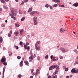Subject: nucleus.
I'll use <instances>...</instances> for the list:
<instances>
[{
	"label": "nucleus",
	"mask_w": 78,
	"mask_h": 78,
	"mask_svg": "<svg viewBox=\"0 0 78 78\" xmlns=\"http://www.w3.org/2000/svg\"><path fill=\"white\" fill-rule=\"evenodd\" d=\"M11 12L12 14H10V15L11 18H12L14 20H16V18L15 17L16 16V13H14L13 11H12Z\"/></svg>",
	"instance_id": "obj_1"
},
{
	"label": "nucleus",
	"mask_w": 78,
	"mask_h": 78,
	"mask_svg": "<svg viewBox=\"0 0 78 78\" xmlns=\"http://www.w3.org/2000/svg\"><path fill=\"white\" fill-rule=\"evenodd\" d=\"M33 21L34 23V25H36L37 24V18L36 17H34L33 18Z\"/></svg>",
	"instance_id": "obj_2"
},
{
	"label": "nucleus",
	"mask_w": 78,
	"mask_h": 78,
	"mask_svg": "<svg viewBox=\"0 0 78 78\" xmlns=\"http://www.w3.org/2000/svg\"><path fill=\"white\" fill-rule=\"evenodd\" d=\"M57 67L58 65H57L51 66L49 67V70H52L55 69V68H56Z\"/></svg>",
	"instance_id": "obj_3"
},
{
	"label": "nucleus",
	"mask_w": 78,
	"mask_h": 78,
	"mask_svg": "<svg viewBox=\"0 0 78 78\" xmlns=\"http://www.w3.org/2000/svg\"><path fill=\"white\" fill-rule=\"evenodd\" d=\"M59 31L61 33H64V31H66V29H63L62 28H61Z\"/></svg>",
	"instance_id": "obj_4"
},
{
	"label": "nucleus",
	"mask_w": 78,
	"mask_h": 78,
	"mask_svg": "<svg viewBox=\"0 0 78 78\" xmlns=\"http://www.w3.org/2000/svg\"><path fill=\"white\" fill-rule=\"evenodd\" d=\"M60 50H61L63 53H66V52H67V51H66V49L63 48H60Z\"/></svg>",
	"instance_id": "obj_5"
},
{
	"label": "nucleus",
	"mask_w": 78,
	"mask_h": 78,
	"mask_svg": "<svg viewBox=\"0 0 78 78\" xmlns=\"http://www.w3.org/2000/svg\"><path fill=\"white\" fill-rule=\"evenodd\" d=\"M59 67L57 66V67L56 68V70H55V72H54L55 73L57 74V73H58V72L59 71Z\"/></svg>",
	"instance_id": "obj_6"
},
{
	"label": "nucleus",
	"mask_w": 78,
	"mask_h": 78,
	"mask_svg": "<svg viewBox=\"0 0 78 78\" xmlns=\"http://www.w3.org/2000/svg\"><path fill=\"white\" fill-rule=\"evenodd\" d=\"M29 45V43H27L26 45H25L24 46V48L25 50H27V45Z\"/></svg>",
	"instance_id": "obj_7"
},
{
	"label": "nucleus",
	"mask_w": 78,
	"mask_h": 78,
	"mask_svg": "<svg viewBox=\"0 0 78 78\" xmlns=\"http://www.w3.org/2000/svg\"><path fill=\"white\" fill-rule=\"evenodd\" d=\"M73 6H74L75 7H77L78 6V2H76L73 5Z\"/></svg>",
	"instance_id": "obj_8"
},
{
	"label": "nucleus",
	"mask_w": 78,
	"mask_h": 78,
	"mask_svg": "<svg viewBox=\"0 0 78 78\" xmlns=\"http://www.w3.org/2000/svg\"><path fill=\"white\" fill-rule=\"evenodd\" d=\"M52 1L54 2H56L57 3H59L60 2L59 0H52Z\"/></svg>",
	"instance_id": "obj_9"
},
{
	"label": "nucleus",
	"mask_w": 78,
	"mask_h": 78,
	"mask_svg": "<svg viewBox=\"0 0 78 78\" xmlns=\"http://www.w3.org/2000/svg\"><path fill=\"white\" fill-rule=\"evenodd\" d=\"M6 61V59L4 58H2L1 59V62H4Z\"/></svg>",
	"instance_id": "obj_10"
},
{
	"label": "nucleus",
	"mask_w": 78,
	"mask_h": 78,
	"mask_svg": "<svg viewBox=\"0 0 78 78\" xmlns=\"http://www.w3.org/2000/svg\"><path fill=\"white\" fill-rule=\"evenodd\" d=\"M20 66L21 67L23 66V61L22 60L20 63Z\"/></svg>",
	"instance_id": "obj_11"
},
{
	"label": "nucleus",
	"mask_w": 78,
	"mask_h": 78,
	"mask_svg": "<svg viewBox=\"0 0 78 78\" xmlns=\"http://www.w3.org/2000/svg\"><path fill=\"white\" fill-rule=\"evenodd\" d=\"M24 63L26 66H29V63H28V62L27 61H25L24 62Z\"/></svg>",
	"instance_id": "obj_12"
},
{
	"label": "nucleus",
	"mask_w": 78,
	"mask_h": 78,
	"mask_svg": "<svg viewBox=\"0 0 78 78\" xmlns=\"http://www.w3.org/2000/svg\"><path fill=\"white\" fill-rule=\"evenodd\" d=\"M75 71V68H73L71 70L72 73H74V72Z\"/></svg>",
	"instance_id": "obj_13"
},
{
	"label": "nucleus",
	"mask_w": 78,
	"mask_h": 78,
	"mask_svg": "<svg viewBox=\"0 0 78 78\" xmlns=\"http://www.w3.org/2000/svg\"><path fill=\"white\" fill-rule=\"evenodd\" d=\"M29 59H32L33 60V56H30L29 58Z\"/></svg>",
	"instance_id": "obj_14"
},
{
	"label": "nucleus",
	"mask_w": 78,
	"mask_h": 78,
	"mask_svg": "<svg viewBox=\"0 0 78 78\" xmlns=\"http://www.w3.org/2000/svg\"><path fill=\"white\" fill-rule=\"evenodd\" d=\"M34 13H35V12L33 11L30 13V15L31 16H33V15Z\"/></svg>",
	"instance_id": "obj_15"
},
{
	"label": "nucleus",
	"mask_w": 78,
	"mask_h": 78,
	"mask_svg": "<svg viewBox=\"0 0 78 78\" xmlns=\"http://www.w3.org/2000/svg\"><path fill=\"white\" fill-rule=\"evenodd\" d=\"M35 49L36 50H37L38 51H39L40 50V47H37L35 48Z\"/></svg>",
	"instance_id": "obj_16"
},
{
	"label": "nucleus",
	"mask_w": 78,
	"mask_h": 78,
	"mask_svg": "<svg viewBox=\"0 0 78 78\" xmlns=\"http://www.w3.org/2000/svg\"><path fill=\"white\" fill-rule=\"evenodd\" d=\"M32 9H33L32 8H29L28 12H31V11H32Z\"/></svg>",
	"instance_id": "obj_17"
},
{
	"label": "nucleus",
	"mask_w": 78,
	"mask_h": 78,
	"mask_svg": "<svg viewBox=\"0 0 78 78\" xmlns=\"http://www.w3.org/2000/svg\"><path fill=\"white\" fill-rule=\"evenodd\" d=\"M23 29L20 30V34H21V35L22 34V33H23Z\"/></svg>",
	"instance_id": "obj_18"
},
{
	"label": "nucleus",
	"mask_w": 78,
	"mask_h": 78,
	"mask_svg": "<svg viewBox=\"0 0 78 78\" xmlns=\"http://www.w3.org/2000/svg\"><path fill=\"white\" fill-rule=\"evenodd\" d=\"M3 42V39H2V37H0V42L2 43Z\"/></svg>",
	"instance_id": "obj_19"
},
{
	"label": "nucleus",
	"mask_w": 78,
	"mask_h": 78,
	"mask_svg": "<svg viewBox=\"0 0 78 78\" xmlns=\"http://www.w3.org/2000/svg\"><path fill=\"white\" fill-rule=\"evenodd\" d=\"M5 69H6V67H4L3 68V73H5Z\"/></svg>",
	"instance_id": "obj_20"
},
{
	"label": "nucleus",
	"mask_w": 78,
	"mask_h": 78,
	"mask_svg": "<svg viewBox=\"0 0 78 78\" xmlns=\"http://www.w3.org/2000/svg\"><path fill=\"white\" fill-rule=\"evenodd\" d=\"M78 73V69L76 70L75 69V72H74V73Z\"/></svg>",
	"instance_id": "obj_21"
},
{
	"label": "nucleus",
	"mask_w": 78,
	"mask_h": 78,
	"mask_svg": "<svg viewBox=\"0 0 78 78\" xmlns=\"http://www.w3.org/2000/svg\"><path fill=\"white\" fill-rule=\"evenodd\" d=\"M15 35L16 36H17V34H19V32H15L14 33Z\"/></svg>",
	"instance_id": "obj_22"
},
{
	"label": "nucleus",
	"mask_w": 78,
	"mask_h": 78,
	"mask_svg": "<svg viewBox=\"0 0 78 78\" xmlns=\"http://www.w3.org/2000/svg\"><path fill=\"white\" fill-rule=\"evenodd\" d=\"M1 27H3L4 28L5 27V24L2 23L1 25Z\"/></svg>",
	"instance_id": "obj_23"
},
{
	"label": "nucleus",
	"mask_w": 78,
	"mask_h": 78,
	"mask_svg": "<svg viewBox=\"0 0 78 78\" xmlns=\"http://www.w3.org/2000/svg\"><path fill=\"white\" fill-rule=\"evenodd\" d=\"M15 26H16V27H19V25L18 23H15Z\"/></svg>",
	"instance_id": "obj_24"
},
{
	"label": "nucleus",
	"mask_w": 78,
	"mask_h": 78,
	"mask_svg": "<svg viewBox=\"0 0 78 78\" xmlns=\"http://www.w3.org/2000/svg\"><path fill=\"white\" fill-rule=\"evenodd\" d=\"M1 2L2 3H5V1L4 0H1Z\"/></svg>",
	"instance_id": "obj_25"
},
{
	"label": "nucleus",
	"mask_w": 78,
	"mask_h": 78,
	"mask_svg": "<svg viewBox=\"0 0 78 78\" xmlns=\"http://www.w3.org/2000/svg\"><path fill=\"white\" fill-rule=\"evenodd\" d=\"M25 19V17H23L21 19V21H23Z\"/></svg>",
	"instance_id": "obj_26"
},
{
	"label": "nucleus",
	"mask_w": 78,
	"mask_h": 78,
	"mask_svg": "<svg viewBox=\"0 0 78 78\" xmlns=\"http://www.w3.org/2000/svg\"><path fill=\"white\" fill-rule=\"evenodd\" d=\"M17 58L18 59H20L21 58V57L20 56H18Z\"/></svg>",
	"instance_id": "obj_27"
},
{
	"label": "nucleus",
	"mask_w": 78,
	"mask_h": 78,
	"mask_svg": "<svg viewBox=\"0 0 78 78\" xmlns=\"http://www.w3.org/2000/svg\"><path fill=\"white\" fill-rule=\"evenodd\" d=\"M49 6V5H48V4H46L45 7H46V8H48Z\"/></svg>",
	"instance_id": "obj_28"
},
{
	"label": "nucleus",
	"mask_w": 78,
	"mask_h": 78,
	"mask_svg": "<svg viewBox=\"0 0 78 78\" xmlns=\"http://www.w3.org/2000/svg\"><path fill=\"white\" fill-rule=\"evenodd\" d=\"M45 58H46V59H48V55H46L45 56Z\"/></svg>",
	"instance_id": "obj_29"
},
{
	"label": "nucleus",
	"mask_w": 78,
	"mask_h": 78,
	"mask_svg": "<svg viewBox=\"0 0 78 78\" xmlns=\"http://www.w3.org/2000/svg\"><path fill=\"white\" fill-rule=\"evenodd\" d=\"M20 45H23V42H22V41H20Z\"/></svg>",
	"instance_id": "obj_30"
},
{
	"label": "nucleus",
	"mask_w": 78,
	"mask_h": 78,
	"mask_svg": "<svg viewBox=\"0 0 78 78\" xmlns=\"http://www.w3.org/2000/svg\"><path fill=\"white\" fill-rule=\"evenodd\" d=\"M57 6H58V5L57 4L53 6L54 8H55V7H56Z\"/></svg>",
	"instance_id": "obj_31"
},
{
	"label": "nucleus",
	"mask_w": 78,
	"mask_h": 78,
	"mask_svg": "<svg viewBox=\"0 0 78 78\" xmlns=\"http://www.w3.org/2000/svg\"><path fill=\"white\" fill-rule=\"evenodd\" d=\"M3 64L4 66H6L7 65V63L4 62L3 63Z\"/></svg>",
	"instance_id": "obj_32"
},
{
	"label": "nucleus",
	"mask_w": 78,
	"mask_h": 78,
	"mask_svg": "<svg viewBox=\"0 0 78 78\" xmlns=\"http://www.w3.org/2000/svg\"><path fill=\"white\" fill-rule=\"evenodd\" d=\"M15 48L16 50H18V49H19V47L17 46H15Z\"/></svg>",
	"instance_id": "obj_33"
},
{
	"label": "nucleus",
	"mask_w": 78,
	"mask_h": 78,
	"mask_svg": "<svg viewBox=\"0 0 78 78\" xmlns=\"http://www.w3.org/2000/svg\"><path fill=\"white\" fill-rule=\"evenodd\" d=\"M52 78H57V75H55L53 76Z\"/></svg>",
	"instance_id": "obj_34"
},
{
	"label": "nucleus",
	"mask_w": 78,
	"mask_h": 78,
	"mask_svg": "<svg viewBox=\"0 0 78 78\" xmlns=\"http://www.w3.org/2000/svg\"><path fill=\"white\" fill-rule=\"evenodd\" d=\"M18 77H19V78H21V77H22V75H21V74L19 75L18 76Z\"/></svg>",
	"instance_id": "obj_35"
},
{
	"label": "nucleus",
	"mask_w": 78,
	"mask_h": 78,
	"mask_svg": "<svg viewBox=\"0 0 78 78\" xmlns=\"http://www.w3.org/2000/svg\"><path fill=\"white\" fill-rule=\"evenodd\" d=\"M4 73H3L2 75V78H4L5 77V75H4Z\"/></svg>",
	"instance_id": "obj_36"
},
{
	"label": "nucleus",
	"mask_w": 78,
	"mask_h": 78,
	"mask_svg": "<svg viewBox=\"0 0 78 78\" xmlns=\"http://www.w3.org/2000/svg\"><path fill=\"white\" fill-rule=\"evenodd\" d=\"M27 50H30V47H27Z\"/></svg>",
	"instance_id": "obj_37"
},
{
	"label": "nucleus",
	"mask_w": 78,
	"mask_h": 78,
	"mask_svg": "<svg viewBox=\"0 0 78 78\" xmlns=\"http://www.w3.org/2000/svg\"><path fill=\"white\" fill-rule=\"evenodd\" d=\"M68 70H69V69H68V68H66L65 69V71L66 72H67V71H68Z\"/></svg>",
	"instance_id": "obj_38"
},
{
	"label": "nucleus",
	"mask_w": 78,
	"mask_h": 78,
	"mask_svg": "<svg viewBox=\"0 0 78 78\" xmlns=\"http://www.w3.org/2000/svg\"><path fill=\"white\" fill-rule=\"evenodd\" d=\"M37 44H39L41 43V41H39L37 42Z\"/></svg>",
	"instance_id": "obj_39"
},
{
	"label": "nucleus",
	"mask_w": 78,
	"mask_h": 78,
	"mask_svg": "<svg viewBox=\"0 0 78 78\" xmlns=\"http://www.w3.org/2000/svg\"><path fill=\"white\" fill-rule=\"evenodd\" d=\"M37 59L38 60V61H40V57H38L37 58Z\"/></svg>",
	"instance_id": "obj_40"
},
{
	"label": "nucleus",
	"mask_w": 78,
	"mask_h": 78,
	"mask_svg": "<svg viewBox=\"0 0 78 78\" xmlns=\"http://www.w3.org/2000/svg\"><path fill=\"white\" fill-rule=\"evenodd\" d=\"M66 66H63V69H66Z\"/></svg>",
	"instance_id": "obj_41"
},
{
	"label": "nucleus",
	"mask_w": 78,
	"mask_h": 78,
	"mask_svg": "<svg viewBox=\"0 0 78 78\" xmlns=\"http://www.w3.org/2000/svg\"><path fill=\"white\" fill-rule=\"evenodd\" d=\"M2 9L1 8H0V12H1L2 11Z\"/></svg>",
	"instance_id": "obj_42"
},
{
	"label": "nucleus",
	"mask_w": 78,
	"mask_h": 78,
	"mask_svg": "<svg viewBox=\"0 0 78 78\" xmlns=\"http://www.w3.org/2000/svg\"><path fill=\"white\" fill-rule=\"evenodd\" d=\"M11 34H8V36L9 37H11Z\"/></svg>",
	"instance_id": "obj_43"
},
{
	"label": "nucleus",
	"mask_w": 78,
	"mask_h": 78,
	"mask_svg": "<svg viewBox=\"0 0 78 78\" xmlns=\"http://www.w3.org/2000/svg\"><path fill=\"white\" fill-rule=\"evenodd\" d=\"M19 14H22V12L20 10L19 11Z\"/></svg>",
	"instance_id": "obj_44"
},
{
	"label": "nucleus",
	"mask_w": 78,
	"mask_h": 78,
	"mask_svg": "<svg viewBox=\"0 0 78 78\" xmlns=\"http://www.w3.org/2000/svg\"><path fill=\"white\" fill-rule=\"evenodd\" d=\"M34 71V69H32L31 71V73H33Z\"/></svg>",
	"instance_id": "obj_45"
},
{
	"label": "nucleus",
	"mask_w": 78,
	"mask_h": 78,
	"mask_svg": "<svg viewBox=\"0 0 78 78\" xmlns=\"http://www.w3.org/2000/svg\"><path fill=\"white\" fill-rule=\"evenodd\" d=\"M24 5V3L23 2L22 3H21L20 5Z\"/></svg>",
	"instance_id": "obj_46"
},
{
	"label": "nucleus",
	"mask_w": 78,
	"mask_h": 78,
	"mask_svg": "<svg viewBox=\"0 0 78 78\" xmlns=\"http://www.w3.org/2000/svg\"><path fill=\"white\" fill-rule=\"evenodd\" d=\"M9 34H12V31L11 30L10 31Z\"/></svg>",
	"instance_id": "obj_47"
},
{
	"label": "nucleus",
	"mask_w": 78,
	"mask_h": 78,
	"mask_svg": "<svg viewBox=\"0 0 78 78\" xmlns=\"http://www.w3.org/2000/svg\"><path fill=\"white\" fill-rule=\"evenodd\" d=\"M4 7L5 8V9H8V7H7L4 6Z\"/></svg>",
	"instance_id": "obj_48"
},
{
	"label": "nucleus",
	"mask_w": 78,
	"mask_h": 78,
	"mask_svg": "<svg viewBox=\"0 0 78 78\" xmlns=\"http://www.w3.org/2000/svg\"><path fill=\"white\" fill-rule=\"evenodd\" d=\"M35 74H36V75H38V74H39V72H37Z\"/></svg>",
	"instance_id": "obj_49"
},
{
	"label": "nucleus",
	"mask_w": 78,
	"mask_h": 78,
	"mask_svg": "<svg viewBox=\"0 0 78 78\" xmlns=\"http://www.w3.org/2000/svg\"><path fill=\"white\" fill-rule=\"evenodd\" d=\"M60 58L61 59H63V57L62 56H61L60 57Z\"/></svg>",
	"instance_id": "obj_50"
},
{
	"label": "nucleus",
	"mask_w": 78,
	"mask_h": 78,
	"mask_svg": "<svg viewBox=\"0 0 78 78\" xmlns=\"http://www.w3.org/2000/svg\"><path fill=\"white\" fill-rule=\"evenodd\" d=\"M56 74V73H54L53 74H52V76H54V75H55Z\"/></svg>",
	"instance_id": "obj_51"
},
{
	"label": "nucleus",
	"mask_w": 78,
	"mask_h": 78,
	"mask_svg": "<svg viewBox=\"0 0 78 78\" xmlns=\"http://www.w3.org/2000/svg\"><path fill=\"white\" fill-rule=\"evenodd\" d=\"M40 70H39V69H37L36 70V71L38 72H39V71Z\"/></svg>",
	"instance_id": "obj_52"
},
{
	"label": "nucleus",
	"mask_w": 78,
	"mask_h": 78,
	"mask_svg": "<svg viewBox=\"0 0 78 78\" xmlns=\"http://www.w3.org/2000/svg\"><path fill=\"white\" fill-rule=\"evenodd\" d=\"M35 48L36 47H37V44H35Z\"/></svg>",
	"instance_id": "obj_53"
},
{
	"label": "nucleus",
	"mask_w": 78,
	"mask_h": 78,
	"mask_svg": "<svg viewBox=\"0 0 78 78\" xmlns=\"http://www.w3.org/2000/svg\"><path fill=\"white\" fill-rule=\"evenodd\" d=\"M60 6L61 7H63V8H64V5H60Z\"/></svg>",
	"instance_id": "obj_54"
},
{
	"label": "nucleus",
	"mask_w": 78,
	"mask_h": 78,
	"mask_svg": "<svg viewBox=\"0 0 78 78\" xmlns=\"http://www.w3.org/2000/svg\"><path fill=\"white\" fill-rule=\"evenodd\" d=\"M53 58V55H52L51 56V59H52Z\"/></svg>",
	"instance_id": "obj_55"
},
{
	"label": "nucleus",
	"mask_w": 78,
	"mask_h": 78,
	"mask_svg": "<svg viewBox=\"0 0 78 78\" xmlns=\"http://www.w3.org/2000/svg\"><path fill=\"white\" fill-rule=\"evenodd\" d=\"M12 53H11L9 55V56H11L12 55Z\"/></svg>",
	"instance_id": "obj_56"
},
{
	"label": "nucleus",
	"mask_w": 78,
	"mask_h": 78,
	"mask_svg": "<svg viewBox=\"0 0 78 78\" xmlns=\"http://www.w3.org/2000/svg\"><path fill=\"white\" fill-rule=\"evenodd\" d=\"M77 51L76 49H74L73 51H74V52H76V51Z\"/></svg>",
	"instance_id": "obj_57"
},
{
	"label": "nucleus",
	"mask_w": 78,
	"mask_h": 78,
	"mask_svg": "<svg viewBox=\"0 0 78 78\" xmlns=\"http://www.w3.org/2000/svg\"><path fill=\"white\" fill-rule=\"evenodd\" d=\"M30 78H33V76H30Z\"/></svg>",
	"instance_id": "obj_58"
},
{
	"label": "nucleus",
	"mask_w": 78,
	"mask_h": 78,
	"mask_svg": "<svg viewBox=\"0 0 78 78\" xmlns=\"http://www.w3.org/2000/svg\"><path fill=\"white\" fill-rule=\"evenodd\" d=\"M32 2H36V0H31Z\"/></svg>",
	"instance_id": "obj_59"
},
{
	"label": "nucleus",
	"mask_w": 78,
	"mask_h": 78,
	"mask_svg": "<svg viewBox=\"0 0 78 78\" xmlns=\"http://www.w3.org/2000/svg\"><path fill=\"white\" fill-rule=\"evenodd\" d=\"M27 12L25 11H24L23 12V13H24V14H25V13H26Z\"/></svg>",
	"instance_id": "obj_60"
},
{
	"label": "nucleus",
	"mask_w": 78,
	"mask_h": 78,
	"mask_svg": "<svg viewBox=\"0 0 78 78\" xmlns=\"http://www.w3.org/2000/svg\"><path fill=\"white\" fill-rule=\"evenodd\" d=\"M48 78H51V76H49L48 77Z\"/></svg>",
	"instance_id": "obj_61"
},
{
	"label": "nucleus",
	"mask_w": 78,
	"mask_h": 78,
	"mask_svg": "<svg viewBox=\"0 0 78 78\" xmlns=\"http://www.w3.org/2000/svg\"><path fill=\"white\" fill-rule=\"evenodd\" d=\"M66 78H69V76H66Z\"/></svg>",
	"instance_id": "obj_62"
},
{
	"label": "nucleus",
	"mask_w": 78,
	"mask_h": 78,
	"mask_svg": "<svg viewBox=\"0 0 78 78\" xmlns=\"http://www.w3.org/2000/svg\"><path fill=\"white\" fill-rule=\"evenodd\" d=\"M36 14H39V12H36Z\"/></svg>",
	"instance_id": "obj_63"
},
{
	"label": "nucleus",
	"mask_w": 78,
	"mask_h": 78,
	"mask_svg": "<svg viewBox=\"0 0 78 78\" xmlns=\"http://www.w3.org/2000/svg\"><path fill=\"white\" fill-rule=\"evenodd\" d=\"M76 64H78V61H76Z\"/></svg>",
	"instance_id": "obj_64"
}]
</instances>
